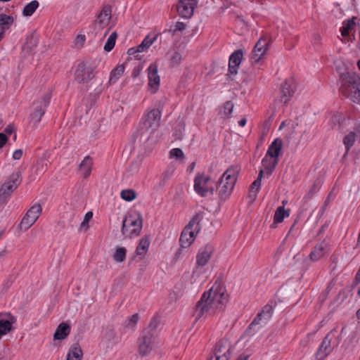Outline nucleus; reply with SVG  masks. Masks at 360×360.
Wrapping results in <instances>:
<instances>
[{"mask_svg": "<svg viewBox=\"0 0 360 360\" xmlns=\"http://www.w3.org/2000/svg\"><path fill=\"white\" fill-rule=\"evenodd\" d=\"M39 42L37 36L34 33L30 34L27 36L26 41L25 43V49L32 51L35 48Z\"/></svg>", "mask_w": 360, "mask_h": 360, "instance_id": "obj_32", "label": "nucleus"}, {"mask_svg": "<svg viewBox=\"0 0 360 360\" xmlns=\"http://www.w3.org/2000/svg\"><path fill=\"white\" fill-rule=\"evenodd\" d=\"M22 156V150L21 149L15 150L13 153V158L14 160H20Z\"/></svg>", "mask_w": 360, "mask_h": 360, "instance_id": "obj_53", "label": "nucleus"}, {"mask_svg": "<svg viewBox=\"0 0 360 360\" xmlns=\"http://www.w3.org/2000/svg\"><path fill=\"white\" fill-rule=\"evenodd\" d=\"M95 67L86 62L79 63L75 72V79L79 84H86L90 82L94 77Z\"/></svg>", "mask_w": 360, "mask_h": 360, "instance_id": "obj_7", "label": "nucleus"}, {"mask_svg": "<svg viewBox=\"0 0 360 360\" xmlns=\"http://www.w3.org/2000/svg\"><path fill=\"white\" fill-rule=\"evenodd\" d=\"M83 352L78 343L72 344L67 354L66 360H82Z\"/></svg>", "mask_w": 360, "mask_h": 360, "instance_id": "obj_25", "label": "nucleus"}, {"mask_svg": "<svg viewBox=\"0 0 360 360\" xmlns=\"http://www.w3.org/2000/svg\"><path fill=\"white\" fill-rule=\"evenodd\" d=\"M210 181V176L205 175L204 173H199L195 176L194 179V190L201 197H206L208 193L211 195L214 194L215 188L213 186H208Z\"/></svg>", "mask_w": 360, "mask_h": 360, "instance_id": "obj_8", "label": "nucleus"}, {"mask_svg": "<svg viewBox=\"0 0 360 360\" xmlns=\"http://www.w3.org/2000/svg\"><path fill=\"white\" fill-rule=\"evenodd\" d=\"M198 1H178L175 5L178 14L183 18H191L197 7Z\"/></svg>", "mask_w": 360, "mask_h": 360, "instance_id": "obj_18", "label": "nucleus"}, {"mask_svg": "<svg viewBox=\"0 0 360 360\" xmlns=\"http://www.w3.org/2000/svg\"><path fill=\"white\" fill-rule=\"evenodd\" d=\"M158 72V65L153 63L150 64L148 68V85L155 89V92L160 86V79Z\"/></svg>", "mask_w": 360, "mask_h": 360, "instance_id": "obj_21", "label": "nucleus"}, {"mask_svg": "<svg viewBox=\"0 0 360 360\" xmlns=\"http://www.w3.org/2000/svg\"><path fill=\"white\" fill-rule=\"evenodd\" d=\"M20 173H13L8 180L6 181L0 188V195L4 197L9 196L20 184Z\"/></svg>", "mask_w": 360, "mask_h": 360, "instance_id": "obj_16", "label": "nucleus"}, {"mask_svg": "<svg viewBox=\"0 0 360 360\" xmlns=\"http://www.w3.org/2000/svg\"><path fill=\"white\" fill-rule=\"evenodd\" d=\"M351 82L349 80V77L342 84L340 90L341 93L346 97L352 98V92H351Z\"/></svg>", "mask_w": 360, "mask_h": 360, "instance_id": "obj_41", "label": "nucleus"}, {"mask_svg": "<svg viewBox=\"0 0 360 360\" xmlns=\"http://www.w3.org/2000/svg\"><path fill=\"white\" fill-rule=\"evenodd\" d=\"M160 317L158 316H154L151 319L148 327L145 330H150L154 333L158 325L160 324Z\"/></svg>", "mask_w": 360, "mask_h": 360, "instance_id": "obj_45", "label": "nucleus"}, {"mask_svg": "<svg viewBox=\"0 0 360 360\" xmlns=\"http://www.w3.org/2000/svg\"><path fill=\"white\" fill-rule=\"evenodd\" d=\"M111 13L112 9L110 6H103L101 12L97 15L98 22L101 25L107 24L111 18Z\"/></svg>", "mask_w": 360, "mask_h": 360, "instance_id": "obj_28", "label": "nucleus"}, {"mask_svg": "<svg viewBox=\"0 0 360 360\" xmlns=\"http://www.w3.org/2000/svg\"><path fill=\"white\" fill-rule=\"evenodd\" d=\"M356 317L360 319V309L356 311Z\"/></svg>", "mask_w": 360, "mask_h": 360, "instance_id": "obj_62", "label": "nucleus"}, {"mask_svg": "<svg viewBox=\"0 0 360 360\" xmlns=\"http://www.w3.org/2000/svg\"><path fill=\"white\" fill-rule=\"evenodd\" d=\"M270 319V305L266 304L259 312L245 331L246 335L252 336L266 326Z\"/></svg>", "mask_w": 360, "mask_h": 360, "instance_id": "obj_5", "label": "nucleus"}, {"mask_svg": "<svg viewBox=\"0 0 360 360\" xmlns=\"http://www.w3.org/2000/svg\"><path fill=\"white\" fill-rule=\"evenodd\" d=\"M321 186V180L320 179H316L314 182V184L311 186V187L310 188V189H309V192L307 193V194L305 195L304 198L307 199V200L310 199L312 197V195L314 193H316L319 190Z\"/></svg>", "mask_w": 360, "mask_h": 360, "instance_id": "obj_42", "label": "nucleus"}, {"mask_svg": "<svg viewBox=\"0 0 360 360\" xmlns=\"http://www.w3.org/2000/svg\"><path fill=\"white\" fill-rule=\"evenodd\" d=\"M270 44V37H261L256 43L250 56V62L252 65L259 64L266 53Z\"/></svg>", "mask_w": 360, "mask_h": 360, "instance_id": "obj_10", "label": "nucleus"}, {"mask_svg": "<svg viewBox=\"0 0 360 360\" xmlns=\"http://www.w3.org/2000/svg\"><path fill=\"white\" fill-rule=\"evenodd\" d=\"M41 211L42 208L39 204H35L32 206L20 221V229L26 231L30 228L37 220Z\"/></svg>", "mask_w": 360, "mask_h": 360, "instance_id": "obj_12", "label": "nucleus"}, {"mask_svg": "<svg viewBox=\"0 0 360 360\" xmlns=\"http://www.w3.org/2000/svg\"><path fill=\"white\" fill-rule=\"evenodd\" d=\"M86 40V37L84 35H82V34H79L77 37L76 38V42L77 44H83L84 42Z\"/></svg>", "mask_w": 360, "mask_h": 360, "instance_id": "obj_55", "label": "nucleus"}, {"mask_svg": "<svg viewBox=\"0 0 360 360\" xmlns=\"http://www.w3.org/2000/svg\"><path fill=\"white\" fill-rule=\"evenodd\" d=\"M214 251V247L211 244H207L201 247L196 257V263L198 266H205L210 259L211 255Z\"/></svg>", "mask_w": 360, "mask_h": 360, "instance_id": "obj_20", "label": "nucleus"}, {"mask_svg": "<svg viewBox=\"0 0 360 360\" xmlns=\"http://www.w3.org/2000/svg\"><path fill=\"white\" fill-rule=\"evenodd\" d=\"M158 36V34H155V36L153 38H150L149 36L146 37L143 41L141 43V44L137 46L140 52H143L148 49L157 39Z\"/></svg>", "mask_w": 360, "mask_h": 360, "instance_id": "obj_37", "label": "nucleus"}, {"mask_svg": "<svg viewBox=\"0 0 360 360\" xmlns=\"http://www.w3.org/2000/svg\"><path fill=\"white\" fill-rule=\"evenodd\" d=\"M174 172V167L171 166L167 168V169L161 175V182L165 184L168 181Z\"/></svg>", "mask_w": 360, "mask_h": 360, "instance_id": "obj_44", "label": "nucleus"}, {"mask_svg": "<svg viewBox=\"0 0 360 360\" xmlns=\"http://www.w3.org/2000/svg\"><path fill=\"white\" fill-rule=\"evenodd\" d=\"M201 219L200 214H195L184 229L179 238V243L182 248H188L194 241L201 228L200 225Z\"/></svg>", "mask_w": 360, "mask_h": 360, "instance_id": "obj_3", "label": "nucleus"}, {"mask_svg": "<svg viewBox=\"0 0 360 360\" xmlns=\"http://www.w3.org/2000/svg\"><path fill=\"white\" fill-rule=\"evenodd\" d=\"M154 334L150 330H143L139 338V352L143 356L148 354L153 348Z\"/></svg>", "mask_w": 360, "mask_h": 360, "instance_id": "obj_11", "label": "nucleus"}, {"mask_svg": "<svg viewBox=\"0 0 360 360\" xmlns=\"http://www.w3.org/2000/svg\"><path fill=\"white\" fill-rule=\"evenodd\" d=\"M51 100V94L49 93L44 95L42 98L34 103L35 108L34 112L30 114V122L34 125L38 124L43 115H44L46 108L49 106Z\"/></svg>", "mask_w": 360, "mask_h": 360, "instance_id": "obj_9", "label": "nucleus"}, {"mask_svg": "<svg viewBox=\"0 0 360 360\" xmlns=\"http://www.w3.org/2000/svg\"><path fill=\"white\" fill-rule=\"evenodd\" d=\"M289 216V212L284 209V206L278 207L274 214V224L281 223L285 217Z\"/></svg>", "mask_w": 360, "mask_h": 360, "instance_id": "obj_31", "label": "nucleus"}, {"mask_svg": "<svg viewBox=\"0 0 360 360\" xmlns=\"http://www.w3.org/2000/svg\"><path fill=\"white\" fill-rule=\"evenodd\" d=\"M182 60V56L178 51H175L169 61V65L171 67H175L179 65Z\"/></svg>", "mask_w": 360, "mask_h": 360, "instance_id": "obj_43", "label": "nucleus"}, {"mask_svg": "<svg viewBox=\"0 0 360 360\" xmlns=\"http://www.w3.org/2000/svg\"><path fill=\"white\" fill-rule=\"evenodd\" d=\"M117 37V34L116 32H113L107 39L104 45V50L107 52H110L112 50L115 46L116 39Z\"/></svg>", "mask_w": 360, "mask_h": 360, "instance_id": "obj_38", "label": "nucleus"}, {"mask_svg": "<svg viewBox=\"0 0 360 360\" xmlns=\"http://www.w3.org/2000/svg\"><path fill=\"white\" fill-rule=\"evenodd\" d=\"M186 28V24L183 22H177L175 25H171L167 32L171 33L172 35L176 34L177 32H183ZM167 30L165 31V32Z\"/></svg>", "mask_w": 360, "mask_h": 360, "instance_id": "obj_40", "label": "nucleus"}, {"mask_svg": "<svg viewBox=\"0 0 360 360\" xmlns=\"http://www.w3.org/2000/svg\"><path fill=\"white\" fill-rule=\"evenodd\" d=\"M139 319V316L138 314H133L131 316L129 317L127 321L126 327L134 328L136 325Z\"/></svg>", "mask_w": 360, "mask_h": 360, "instance_id": "obj_48", "label": "nucleus"}, {"mask_svg": "<svg viewBox=\"0 0 360 360\" xmlns=\"http://www.w3.org/2000/svg\"><path fill=\"white\" fill-rule=\"evenodd\" d=\"M354 283H355V284H358L360 283V266H359V269L355 276Z\"/></svg>", "mask_w": 360, "mask_h": 360, "instance_id": "obj_58", "label": "nucleus"}, {"mask_svg": "<svg viewBox=\"0 0 360 360\" xmlns=\"http://www.w3.org/2000/svg\"><path fill=\"white\" fill-rule=\"evenodd\" d=\"M15 131V128L13 124H8L4 129L5 134L11 135Z\"/></svg>", "mask_w": 360, "mask_h": 360, "instance_id": "obj_54", "label": "nucleus"}, {"mask_svg": "<svg viewBox=\"0 0 360 360\" xmlns=\"http://www.w3.org/2000/svg\"><path fill=\"white\" fill-rule=\"evenodd\" d=\"M169 157L171 158L183 159L184 158V153L181 148H175L169 151Z\"/></svg>", "mask_w": 360, "mask_h": 360, "instance_id": "obj_47", "label": "nucleus"}, {"mask_svg": "<svg viewBox=\"0 0 360 360\" xmlns=\"http://www.w3.org/2000/svg\"><path fill=\"white\" fill-rule=\"evenodd\" d=\"M124 72V65H119L116 68H115L110 72L109 83H115L119 79V78L123 75Z\"/></svg>", "mask_w": 360, "mask_h": 360, "instance_id": "obj_30", "label": "nucleus"}, {"mask_svg": "<svg viewBox=\"0 0 360 360\" xmlns=\"http://www.w3.org/2000/svg\"><path fill=\"white\" fill-rule=\"evenodd\" d=\"M127 255V250L123 247H117L112 255L113 259L116 262H122L125 260Z\"/></svg>", "mask_w": 360, "mask_h": 360, "instance_id": "obj_34", "label": "nucleus"}, {"mask_svg": "<svg viewBox=\"0 0 360 360\" xmlns=\"http://www.w3.org/2000/svg\"><path fill=\"white\" fill-rule=\"evenodd\" d=\"M120 196L123 200L131 202L136 198V193L133 189H126L121 191Z\"/></svg>", "mask_w": 360, "mask_h": 360, "instance_id": "obj_39", "label": "nucleus"}, {"mask_svg": "<svg viewBox=\"0 0 360 360\" xmlns=\"http://www.w3.org/2000/svg\"><path fill=\"white\" fill-rule=\"evenodd\" d=\"M357 66H358V68H359V70H360V60H358V62H357Z\"/></svg>", "mask_w": 360, "mask_h": 360, "instance_id": "obj_64", "label": "nucleus"}, {"mask_svg": "<svg viewBox=\"0 0 360 360\" xmlns=\"http://www.w3.org/2000/svg\"><path fill=\"white\" fill-rule=\"evenodd\" d=\"M138 53H141L138 46L130 48L127 51V54L129 56H134L136 59H139V56L136 55Z\"/></svg>", "mask_w": 360, "mask_h": 360, "instance_id": "obj_51", "label": "nucleus"}, {"mask_svg": "<svg viewBox=\"0 0 360 360\" xmlns=\"http://www.w3.org/2000/svg\"><path fill=\"white\" fill-rule=\"evenodd\" d=\"M325 246L323 243L317 244L309 254L310 259L317 261L322 258L325 255Z\"/></svg>", "mask_w": 360, "mask_h": 360, "instance_id": "obj_29", "label": "nucleus"}, {"mask_svg": "<svg viewBox=\"0 0 360 360\" xmlns=\"http://www.w3.org/2000/svg\"><path fill=\"white\" fill-rule=\"evenodd\" d=\"M234 105L232 101H228L224 103L223 105V113L226 116L229 117V115L232 113L233 110Z\"/></svg>", "mask_w": 360, "mask_h": 360, "instance_id": "obj_46", "label": "nucleus"}, {"mask_svg": "<svg viewBox=\"0 0 360 360\" xmlns=\"http://www.w3.org/2000/svg\"><path fill=\"white\" fill-rule=\"evenodd\" d=\"M356 133L360 134V126L357 127L356 128Z\"/></svg>", "mask_w": 360, "mask_h": 360, "instance_id": "obj_63", "label": "nucleus"}, {"mask_svg": "<svg viewBox=\"0 0 360 360\" xmlns=\"http://www.w3.org/2000/svg\"><path fill=\"white\" fill-rule=\"evenodd\" d=\"M296 89L297 84L294 78L286 79L280 88V102L284 105L287 104L294 96Z\"/></svg>", "mask_w": 360, "mask_h": 360, "instance_id": "obj_13", "label": "nucleus"}, {"mask_svg": "<svg viewBox=\"0 0 360 360\" xmlns=\"http://www.w3.org/2000/svg\"><path fill=\"white\" fill-rule=\"evenodd\" d=\"M93 160L89 155H86L79 165V169L82 172L84 179L88 178L91 172Z\"/></svg>", "mask_w": 360, "mask_h": 360, "instance_id": "obj_26", "label": "nucleus"}, {"mask_svg": "<svg viewBox=\"0 0 360 360\" xmlns=\"http://www.w3.org/2000/svg\"><path fill=\"white\" fill-rule=\"evenodd\" d=\"M226 302L224 288L216 283L208 291L203 292L195 304L193 316L198 321L203 316L217 314L224 310Z\"/></svg>", "mask_w": 360, "mask_h": 360, "instance_id": "obj_1", "label": "nucleus"}, {"mask_svg": "<svg viewBox=\"0 0 360 360\" xmlns=\"http://www.w3.org/2000/svg\"><path fill=\"white\" fill-rule=\"evenodd\" d=\"M243 52L242 49L236 50L233 52L229 60L228 74L229 77L237 75L238 67L242 61Z\"/></svg>", "mask_w": 360, "mask_h": 360, "instance_id": "obj_19", "label": "nucleus"}, {"mask_svg": "<svg viewBox=\"0 0 360 360\" xmlns=\"http://www.w3.org/2000/svg\"><path fill=\"white\" fill-rule=\"evenodd\" d=\"M8 141V138L6 134L4 133H0V148H3L4 146L6 143Z\"/></svg>", "mask_w": 360, "mask_h": 360, "instance_id": "obj_52", "label": "nucleus"}, {"mask_svg": "<svg viewBox=\"0 0 360 360\" xmlns=\"http://www.w3.org/2000/svg\"><path fill=\"white\" fill-rule=\"evenodd\" d=\"M71 327L68 322L60 323L53 334L54 340H65L70 333Z\"/></svg>", "mask_w": 360, "mask_h": 360, "instance_id": "obj_23", "label": "nucleus"}, {"mask_svg": "<svg viewBox=\"0 0 360 360\" xmlns=\"http://www.w3.org/2000/svg\"><path fill=\"white\" fill-rule=\"evenodd\" d=\"M334 333L335 330L330 331L323 339L322 342L316 353V360H323L331 352V341L332 336L335 335Z\"/></svg>", "mask_w": 360, "mask_h": 360, "instance_id": "obj_17", "label": "nucleus"}, {"mask_svg": "<svg viewBox=\"0 0 360 360\" xmlns=\"http://www.w3.org/2000/svg\"><path fill=\"white\" fill-rule=\"evenodd\" d=\"M231 345L226 339L219 340L214 347V355L212 360H229Z\"/></svg>", "mask_w": 360, "mask_h": 360, "instance_id": "obj_15", "label": "nucleus"}, {"mask_svg": "<svg viewBox=\"0 0 360 360\" xmlns=\"http://www.w3.org/2000/svg\"><path fill=\"white\" fill-rule=\"evenodd\" d=\"M38 7L39 1H30L25 6L22 10V15L26 17L31 16Z\"/></svg>", "mask_w": 360, "mask_h": 360, "instance_id": "obj_35", "label": "nucleus"}, {"mask_svg": "<svg viewBox=\"0 0 360 360\" xmlns=\"http://www.w3.org/2000/svg\"><path fill=\"white\" fill-rule=\"evenodd\" d=\"M247 123V120L245 117L242 118L238 121L239 126L243 127Z\"/></svg>", "mask_w": 360, "mask_h": 360, "instance_id": "obj_59", "label": "nucleus"}, {"mask_svg": "<svg viewBox=\"0 0 360 360\" xmlns=\"http://www.w3.org/2000/svg\"><path fill=\"white\" fill-rule=\"evenodd\" d=\"M92 217H93V213L91 212H88L87 213H86L84 220L82 221V222L80 224V229H87L89 228V225H88L89 221Z\"/></svg>", "mask_w": 360, "mask_h": 360, "instance_id": "obj_49", "label": "nucleus"}, {"mask_svg": "<svg viewBox=\"0 0 360 360\" xmlns=\"http://www.w3.org/2000/svg\"><path fill=\"white\" fill-rule=\"evenodd\" d=\"M356 136V133L354 131H350L348 134H347L343 139V143L345 146L347 152H348L351 147L354 145L355 142V139Z\"/></svg>", "mask_w": 360, "mask_h": 360, "instance_id": "obj_36", "label": "nucleus"}, {"mask_svg": "<svg viewBox=\"0 0 360 360\" xmlns=\"http://www.w3.org/2000/svg\"><path fill=\"white\" fill-rule=\"evenodd\" d=\"M273 160H271V172L276 167L278 162V157L271 158Z\"/></svg>", "mask_w": 360, "mask_h": 360, "instance_id": "obj_57", "label": "nucleus"}, {"mask_svg": "<svg viewBox=\"0 0 360 360\" xmlns=\"http://www.w3.org/2000/svg\"><path fill=\"white\" fill-rule=\"evenodd\" d=\"M14 23V18L11 15L0 13V42L5 37L6 32Z\"/></svg>", "mask_w": 360, "mask_h": 360, "instance_id": "obj_22", "label": "nucleus"}, {"mask_svg": "<svg viewBox=\"0 0 360 360\" xmlns=\"http://www.w3.org/2000/svg\"><path fill=\"white\" fill-rule=\"evenodd\" d=\"M283 147V141L281 139H276L271 143V158L278 157Z\"/></svg>", "mask_w": 360, "mask_h": 360, "instance_id": "obj_33", "label": "nucleus"}, {"mask_svg": "<svg viewBox=\"0 0 360 360\" xmlns=\"http://www.w3.org/2000/svg\"><path fill=\"white\" fill-rule=\"evenodd\" d=\"M162 112L159 109L153 108L147 111L143 116V125L146 129L154 131L160 126Z\"/></svg>", "mask_w": 360, "mask_h": 360, "instance_id": "obj_14", "label": "nucleus"}, {"mask_svg": "<svg viewBox=\"0 0 360 360\" xmlns=\"http://www.w3.org/2000/svg\"><path fill=\"white\" fill-rule=\"evenodd\" d=\"M240 169V167L236 165L229 167L219 181L216 183L215 186L220 200H226L231 195L236 185Z\"/></svg>", "mask_w": 360, "mask_h": 360, "instance_id": "obj_2", "label": "nucleus"}, {"mask_svg": "<svg viewBox=\"0 0 360 360\" xmlns=\"http://www.w3.org/2000/svg\"><path fill=\"white\" fill-rule=\"evenodd\" d=\"M357 79H359V77L355 75L349 76V80L351 82L352 100L355 103L360 102V87Z\"/></svg>", "mask_w": 360, "mask_h": 360, "instance_id": "obj_24", "label": "nucleus"}, {"mask_svg": "<svg viewBox=\"0 0 360 360\" xmlns=\"http://www.w3.org/2000/svg\"><path fill=\"white\" fill-rule=\"evenodd\" d=\"M7 254H8V251L5 248V249L2 250L1 251H0V257H4Z\"/></svg>", "mask_w": 360, "mask_h": 360, "instance_id": "obj_60", "label": "nucleus"}, {"mask_svg": "<svg viewBox=\"0 0 360 360\" xmlns=\"http://www.w3.org/2000/svg\"><path fill=\"white\" fill-rule=\"evenodd\" d=\"M270 156V146L266 150V156L262 160L263 165L265 167V171L261 169L258 174L257 178L251 184L249 188L248 198L250 202H253L257 198V194L261 188L262 179L264 176V174L269 176L270 175V167L269 166L267 158Z\"/></svg>", "mask_w": 360, "mask_h": 360, "instance_id": "obj_6", "label": "nucleus"}, {"mask_svg": "<svg viewBox=\"0 0 360 360\" xmlns=\"http://www.w3.org/2000/svg\"><path fill=\"white\" fill-rule=\"evenodd\" d=\"M349 31L348 29H347L345 27L342 26L340 29L341 34L343 37H347L349 34Z\"/></svg>", "mask_w": 360, "mask_h": 360, "instance_id": "obj_56", "label": "nucleus"}, {"mask_svg": "<svg viewBox=\"0 0 360 360\" xmlns=\"http://www.w3.org/2000/svg\"><path fill=\"white\" fill-rule=\"evenodd\" d=\"M355 19L356 18L355 17H353L351 19H348L347 20L343 22V26L345 27L347 29H348L349 30H351L352 29L354 28V27L356 25V22H355Z\"/></svg>", "mask_w": 360, "mask_h": 360, "instance_id": "obj_50", "label": "nucleus"}, {"mask_svg": "<svg viewBox=\"0 0 360 360\" xmlns=\"http://www.w3.org/2000/svg\"><path fill=\"white\" fill-rule=\"evenodd\" d=\"M143 226L142 216L140 213L127 215L122 226V233L124 237L131 238L140 234Z\"/></svg>", "mask_w": 360, "mask_h": 360, "instance_id": "obj_4", "label": "nucleus"}, {"mask_svg": "<svg viewBox=\"0 0 360 360\" xmlns=\"http://www.w3.org/2000/svg\"><path fill=\"white\" fill-rule=\"evenodd\" d=\"M150 243V242L148 236L142 238L139 240V243L136 248V255L140 256L141 258L143 257L148 252Z\"/></svg>", "mask_w": 360, "mask_h": 360, "instance_id": "obj_27", "label": "nucleus"}, {"mask_svg": "<svg viewBox=\"0 0 360 360\" xmlns=\"http://www.w3.org/2000/svg\"><path fill=\"white\" fill-rule=\"evenodd\" d=\"M285 126V122L283 121V122H281V125H280V127H279V129H280V130H281V129H282Z\"/></svg>", "mask_w": 360, "mask_h": 360, "instance_id": "obj_61", "label": "nucleus"}]
</instances>
